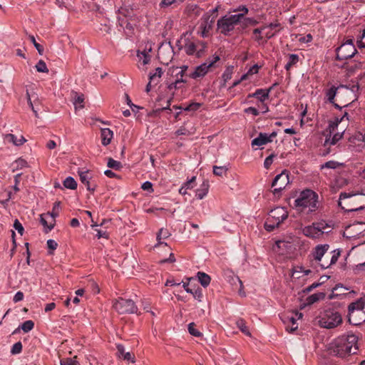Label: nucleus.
I'll return each instance as SVG.
<instances>
[{
	"label": "nucleus",
	"instance_id": "1",
	"mask_svg": "<svg viewBox=\"0 0 365 365\" xmlns=\"http://www.w3.org/2000/svg\"><path fill=\"white\" fill-rule=\"evenodd\" d=\"M358 336L353 333H348L335 339L329 344L328 350L335 356L345 358L356 354L358 350Z\"/></svg>",
	"mask_w": 365,
	"mask_h": 365
},
{
	"label": "nucleus",
	"instance_id": "2",
	"mask_svg": "<svg viewBox=\"0 0 365 365\" xmlns=\"http://www.w3.org/2000/svg\"><path fill=\"white\" fill-rule=\"evenodd\" d=\"M339 205L346 212H354L365 208V194L341 192Z\"/></svg>",
	"mask_w": 365,
	"mask_h": 365
},
{
	"label": "nucleus",
	"instance_id": "3",
	"mask_svg": "<svg viewBox=\"0 0 365 365\" xmlns=\"http://www.w3.org/2000/svg\"><path fill=\"white\" fill-rule=\"evenodd\" d=\"M317 199L318 195L315 192L306 190L302 191L299 197L295 200L294 205L302 212L308 208L307 212H312L318 208Z\"/></svg>",
	"mask_w": 365,
	"mask_h": 365
},
{
	"label": "nucleus",
	"instance_id": "4",
	"mask_svg": "<svg viewBox=\"0 0 365 365\" xmlns=\"http://www.w3.org/2000/svg\"><path fill=\"white\" fill-rule=\"evenodd\" d=\"M242 13L238 14H233L230 16H224L217 21V29L222 34L227 35L230 31H232L235 26L239 22H241V19L248 12V9L242 6L237 9Z\"/></svg>",
	"mask_w": 365,
	"mask_h": 365
},
{
	"label": "nucleus",
	"instance_id": "5",
	"mask_svg": "<svg viewBox=\"0 0 365 365\" xmlns=\"http://www.w3.org/2000/svg\"><path fill=\"white\" fill-rule=\"evenodd\" d=\"M348 320L353 325L365 322V301L362 299L351 303L348 307Z\"/></svg>",
	"mask_w": 365,
	"mask_h": 365
},
{
	"label": "nucleus",
	"instance_id": "6",
	"mask_svg": "<svg viewBox=\"0 0 365 365\" xmlns=\"http://www.w3.org/2000/svg\"><path fill=\"white\" fill-rule=\"evenodd\" d=\"M341 322V315L333 309H326L319 320V326L326 329H334Z\"/></svg>",
	"mask_w": 365,
	"mask_h": 365
},
{
	"label": "nucleus",
	"instance_id": "7",
	"mask_svg": "<svg viewBox=\"0 0 365 365\" xmlns=\"http://www.w3.org/2000/svg\"><path fill=\"white\" fill-rule=\"evenodd\" d=\"M113 307L120 314L137 313L138 307L131 299L119 297L113 302Z\"/></svg>",
	"mask_w": 365,
	"mask_h": 365
},
{
	"label": "nucleus",
	"instance_id": "8",
	"mask_svg": "<svg viewBox=\"0 0 365 365\" xmlns=\"http://www.w3.org/2000/svg\"><path fill=\"white\" fill-rule=\"evenodd\" d=\"M336 60L344 61L352 58L357 52L352 39L347 40L336 50Z\"/></svg>",
	"mask_w": 365,
	"mask_h": 365
},
{
	"label": "nucleus",
	"instance_id": "9",
	"mask_svg": "<svg viewBox=\"0 0 365 365\" xmlns=\"http://www.w3.org/2000/svg\"><path fill=\"white\" fill-rule=\"evenodd\" d=\"M173 56L174 51L170 42L161 43L158 51V58L160 62L165 65H168Z\"/></svg>",
	"mask_w": 365,
	"mask_h": 365
},
{
	"label": "nucleus",
	"instance_id": "10",
	"mask_svg": "<svg viewBox=\"0 0 365 365\" xmlns=\"http://www.w3.org/2000/svg\"><path fill=\"white\" fill-rule=\"evenodd\" d=\"M365 231V222H356L347 226L344 232V236L347 238L359 237Z\"/></svg>",
	"mask_w": 365,
	"mask_h": 365
},
{
	"label": "nucleus",
	"instance_id": "11",
	"mask_svg": "<svg viewBox=\"0 0 365 365\" xmlns=\"http://www.w3.org/2000/svg\"><path fill=\"white\" fill-rule=\"evenodd\" d=\"M289 182V175L286 170H283L280 174L277 175L274 178L272 183V187H274L272 191L273 193L276 194L280 192L285 188Z\"/></svg>",
	"mask_w": 365,
	"mask_h": 365
},
{
	"label": "nucleus",
	"instance_id": "12",
	"mask_svg": "<svg viewBox=\"0 0 365 365\" xmlns=\"http://www.w3.org/2000/svg\"><path fill=\"white\" fill-rule=\"evenodd\" d=\"M219 60L220 57L218 56H216L214 57V59L212 61H210L208 63H204L197 66L195 71L190 74V77L193 79L203 77L207 73L209 68L212 66V65Z\"/></svg>",
	"mask_w": 365,
	"mask_h": 365
},
{
	"label": "nucleus",
	"instance_id": "13",
	"mask_svg": "<svg viewBox=\"0 0 365 365\" xmlns=\"http://www.w3.org/2000/svg\"><path fill=\"white\" fill-rule=\"evenodd\" d=\"M341 88H345L347 89H350L352 92L356 93L359 90V85L358 83L353 85H339L338 87L332 86L326 92V96L327 97V100L329 102L334 103V100L336 96L337 90Z\"/></svg>",
	"mask_w": 365,
	"mask_h": 365
},
{
	"label": "nucleus",
	"instance_id": "14",
	"mask_svg": "<svg viewBox=\"0 0 365 365\" xmlns=\"http://www.w3.org/2000/svg\"><path fill=\"white\" fill-rule=\"evenodd\" d=\"M340 255V252H336L334 250L332 252H327L326 255L323 257L322 259H321L318 266H319L322 269L329 268L331 264H335L338 258Z\"/></svg>",
	"mask_w": 365,
	"mask_h": 365
},
{
	"label": "nucleus",
	"instance_id": "15",
	"mask_svg": "<svg viewBox=\"0 0 365 365\" xmlns=\"http://www.w3.org/2000/svg\"><path fill=\"white\" fill-rule=\"evenodd\" d=\"M269 217L270 220L273 221L274 220L277 223L281 225L287 218L288 212L284 207H277L270 211Z\"/></svg>",
	"mask_w": 365,
	"mask_h": 365
},
{
	"label": "nucleus",
	"instance_id": "16",
	"mask_svg": "<svg viewBox=\"0 0 365 365\" xmlns=\"http://www.w3.org/2000/svg\"><path fill=\"white\" fill-rule=\"evenodd\" d=\"M329 246L328 245H317L314 251L312 252V261L314 262L316 265H318L322 259L323 257L326 255V252L328 251Z\"/></svg>",
	"mask_w": 365,
	"mask_h": 365
},
{
	"label": "nucleus",
	"instance_id": "17",
	"mask_svg": "<svg viewBox=\"0 0 365 365\" xmlns=\"http://www.w3.org/2000/svg\"><path fill=\"white\" fill-rule=\"evenodd\" d=\"M264 29L265 38L269 40L282 29V26L278 21H275L274 22L264 24Z\"/></svg>",
	"mask_w": 365,
	"mask_h": 365
},
{
	"label": "nucleus",
	"instance_id": "18",
	"mask_svg": "<svg viewBox=\"0 0 365 365\" xmlns=\"http://www.w3.org/2000/svg\"><path fill=\"white\" fill-rule=\"evenodd\" d=\"M80 180L83 184H84L86 186V188L88 191H91V192H93L96 190V185H91L90 182V178L88 175V171H78Z\"/></svg>",
	"mask_w": 365,
	"mask_h": 365
},
{
	"label": "nucleus",
	"instance_id": "19",
	"mask_svg": "<svg viewBox=\"0 0 365 365\" xmlns=\"http://www.w3.org/2000/svg\"><path fill=\"white\" fill-rule=\"evenodd\" d=\"M72 101L75 106V109H82L84 108L85 96L83 93H78L76 91H72Z\"/></svg>",
	"mask_w": 365,
	"mask_h": 365
},
{
	"label": "nucleus",
	"instance_id": "20",
	"mask_svg": "<svg viewBox=\"0 0 365 365\" xmlns=\"http://www.w3.org/2000/svg\"><path fill=\"white\" fill-rule=\"evenodd\" d=\"M302 233L305 236L312 238H319L322 236L320 232H318L317 228L316 227L315 225H314V223L312 225L304 227L302 229Z\"/></svg>",
	"mask_w": 365,
	"mask_h": 365
},
{
	"label": "nucleus",
	"instance_id": "21",
	"mask_svg": "<svg viewBox=\"0 0 365 365\" xmlns=\"http://www.w3.org/2000/svg\"><path fill=\"white\" fill-rule=\"evenodd\" d=\"M4 139L16 146L22 145L26 142V139L23 135H20L19 138H17L12 133L4 135Z\"/></svg>",
	"mask_w": 365,
	"mask_h": 365
},
{
	"label": "nucleus",
	"instance_id": "22",
	"mask_svg": "<svg viewBox=\"0 0 365 365\" xmlns=\"http://www.w3.org/2000/svg\"><path fill=\"white\" fill-rule=\"evenodd\" d=\"M118 355L119 357H122L124 360L135 363V357L130 352H125L124 346L122 344L117 345Z\"/></svg>",
	"mask_w": 365,
	"mask_h": 365
},
{
	"label": "nucleus",
	"instance_id": "23",
	"mask_svg": "<svg viewBox=\"0 0 365 365\" xmlns=\"http://www.w3.org/2000/svg\"><path fill=\"white\" fill-rule=\"evenodd\" d=\"M272 140L269 138L268 135L265 133H260L257 138H255L252 141V145L260 146L271 143Z\"/></svg>",
	"mask_w": 365,
	"mask_h": 365
},
{
	"label": "nucleus",
	"instance_id": "24",
	"mask_svg": "<svg viewBox=\"0 0 365 365\" xmlns=\"http://www.w3.org/2000/svg\"><path fill=\"white\" fill-rule=\"evenodd\" d=\"M113 131L109 128H102L101 130V142L103 145H108L110 143L113 138Z\"/></svg>",
	"mask_w": 365,
	"mask_h": 365
},
{
	"label": "nucleus",
	"instance_id": "25",
	"mask_svg": "<svg viewBox=\"0 0 365 365\" xmlns=\"http://www.w3.org/2000/svg\"><path fill=\"white\" fill-rule=\"evenodd\" d=\"M272 90V87L269 88L267 90L264 89H257L255 93H252V96H255V98L259 99V101L263 103L266 99L269 98V95L270 91Z\"/></svg>",
	"mask_w": 365,
	"mask_h": 365
},
{
	"label": "nucleus",
	"instance_id": "26",
	"mask_svg": "<svg viewBox=\"0 0 365 365\" xmlns=\"http://www.w3.org/2000/svg\"><path fill=\"white\" fill-rule=\"evenodd\" d=\"M209 182L207 180L203 181L200 188L196 190V196L198 199L202 200L208 192Z\"/></svg>",
	"mask_w": 365,
	"mask_h": 365
},
{
	"label": "nucleus",
	"instance_id": "27",
	"mask_svg": "<svg viewBox=\"0 0 365 365\" xmlns=\"http://www.w3.org/2000/svg\"><path fill=\"white\" fill-rule=\"evenodd\" d=\"M170 236V232L167 229L161 228L157 233L158 243L154 247H157L160 245H167V243L161 242V239H167Z\"/></svg>",
	"mask_w": 365,
	"mask_h": 365
},
{
	"label": "nucleus",
	"instance_id": "28",
	"mask_svg": "<svg viewBox=\"0 0 365 365\" xmlns=\"http://www.w3.org/2000/svg\"><path fill=\"white\" fill-rule=\"evenodd\" d=\"M320 235L322 236L324 233H329L331 227L325 222L322 221L319 222L314 223Z\"/></svg>",
	"mask_w": 365,
	"mask_h": 365
},
{
	"label": "nucleus",
	"instance_id": "29",
	"mask_svg": "<svg viewBox=\"0 0 365 365\" xmlns=\"http://www.w3.org/2000/svg\"><path fill=\"white\" fill-rule=\"evenodd\" d=\"M198 281L204 287H207L211 281L210 277L205 272H198L197 274Z\"/></svg>",
	"mask_w": 365,
	"mask_h": 365
},
{
	"label": "nucleus",
	"instance_id": "30",
	"mask_svg": "<svg viewBox=\"0 0 365 365\" xmlns=\"http://www.w3.org/2000/svg\"><path fill=\"white\" fill-rule=\"evenodd\" d=\"M48 216L46 214H42L40 215V222L42 224V225L46 228L45 232L47 233L49 231H51L55 225V219L52 218V221L50 222V224H48L45 217Z\"/></svg>",
	"mask_w": 365,
	"mask_h": 365
},
{
	"label": "nucleus",
	"instance_id": "31",
	"mask_svg": "<svg viewBox=\"0 0 365 365\" xmlns=\"http://www.w3.org/2000/svg\"><path fill=\"white\" fill-rule=\"evenodd\" d=\"M34 327V323L32 320H27L24 322L19 328H17L13 334L17 333L19 329H22L24 332L27 333L32 330Z\"/></svg>",
	"mask_w": 365,
	"mask_h": 365
},
{
	"label": "nucleus",
	"instance_id": "32",
	"mask_svg": "<svg viewBox=\"0 0 365 365\" xmlns=\"http://www.w3.org/2000/svg\"><path fill=\"white\" fill-rule=\"evenodd\" d=\"M152 50L150 48L148 51L144 50L143 51H138L137 56L141 60L143 59V65L148 64L150 61V56L149 55V52Z\"/></svg>",
	"mask_w": 365,
	"mask_h": 365
},
{
	"label": "nucleus",
	"instance_id": "33",
	"mask_svg": "<svg viewBox=\"0 0 365 365\" xmlns=\"http://www.w3.org/2000/svg\"><path fill=\"white\" fill-rule=\"evenodd\" d=\"M163 73V69L158 67L155 69V72L154 73H149V80H150V81H153L156 85L159 82L158 79L161 78Z\"/></svg>",
	"mask_w": 365,
	"mask_h": 365
},
{
	"label": "nucleus",
	"instance_id": "34",
	"mask_svg": "<svg viewBox=\"0 0 365 365\" xmlns=\"http://www.w3.org/2000/svg\"><path fill=\"white\" fill-rule=\"evenodd\" d=\"M325 297V294L323 292L315 293L309 296L307 299L308 304H312L319 299H323Z\"/></svg>",
	"mask_w": 365,
	"mask_h": 365
},
{
	"label": "nucleus",
	"instance_id": "35",
	"mask_svg": "<svg viewBox=\"0 0 365 365\" xmlns=\"http://www.w3.org/2000/svg\"><path fill=\"white\" fill-rule=\"evenodd\" d=\"M236 324L242 333L247 336H251V333L250 332L248 327L246 326L245 321L244 319H238Z\"/></svg>",
	"mask_w": 365,
	"mask_h": 365
},
{
	"label": "nucleus",
	"instance_id": "36",
	"mask_svg": "<svg viewBox=\"0 0 365 365\" xmlns=\"http://www.w3.org/2000/svg\"><path fill=\"white\" fill-rule=\"evenodd\" d=\"M63 184V186L68 189L75 190L77 187V182L72 177L66 178L64 180Z\"/></svg>",
	"mask_w": 365,
	"mask_h": 365
},
{
	"label": "nucleus",
	"instance_id": "37",
	"mask_svg": "<svg viewBox=\"0 0 365 365\" xmlns=\"http://www.w3.org/2000/svg\"><path fill=\"white\" fill-rule=\"evenodd\" d=\"M200 9L197 4H191L187 6L186 7V12L189 15H195L198 16L200 14Z\"/></svg>",
	"mask_w": 365,
	"mask_h": 365
},
{
	"label": "nucleus",
	"instance_id": "38",
	"mask_svg": "<svg viewBox=\"0 0 365 365\" xmlns=\"http://www.w3.org/2000/svg\"><path fill=\"white\" fill-rule=\"evenodd\" d=\"M242 28H245L250 26H256L258 21L253 18H245L244 16L241 19V22H239Z\"/></svg>",
	"mask_w": 365,
	"mask_h": 365
},
{
	"label": "nucleus",
	"instance_id": "39",
	"mask_svg": "<svg viewBox=\"0 0 365 365\" xmlns=\"http://www.w3.org/2000/svg\"><path fill=\"white\" fill-rule=\"evenodd\" d=\"M344 132L336 133L332 137L331 135L327 137L325 144L329 143L331 145H335L343 137Z\"/></svg>",
	"mask_w": 365,
	"mask_h": 365
},
{
	"label": "nucleus",
	"instance_id": "40",
	"mask_svg": "<svg viewBox=\"0 0 365 365\" xmlns=\"http://www.w3.org/2000/svg\"><path fill=\"white\" fill-rule=\"evenodd\" d=\"M187 68H188L187 66H182L181 67H175V68L173 67L172 68L169 69V71H171L172 75L175 72L176 77H178V76L183 77V76L185 75Z\"/></svg>",
	"mask_w": 365,
	"mask_h": 365
},
{
	"label": "nucleus",
	"instance_id": "41",
	"mask_svg": "<svg viewBox=\"0 0 365 365\" xmlns=\"http://www.w3.org/2000/svg\"><path fill=\"white\" fill-rule=\"evenodd\" d=\"M233 68H234L233 66H229L224 71L222 76V80H223V84L222 85V86H225L226 82H227L229 80L231 79L232 75L233 73Z\"/></svg>",
	"mask_w": 365,
	"mask_h": 365
},
{
	"label": "nucleus",
	"instance_id": "42",
	"mask_svg": "<svg viewBox=\"0 0 365 365\" xmlns=\"http://www.w3.org/2000/svg\"><path fill=\"white\" fill-rule=\"evenodd\" d=\"M344 165V163H339L334 160H330L328 162H326L324 164H323L321 167L322 169L323 168H329V169H336L339 167H343Z\"/></svg>",
	"mask_w": 365,
	"mask_h": 365
},
{
	"label": "nucleus",
	"instance_id": "43",
	"mask_svg": "<svg viewBox=\"0 0 365 365\" xmlns=\"http://www.w3.org/2000/svg\"><path fill=\"white\" fill-rule=\"evenodd\" d=\"M213 173L217 176L222 177L225 175L227 171L228 170V168L227 166H213Z\"/></svg>",
	"mask_w": 365,
	"mask_h": 365
},
{
	"label": "nucleus",
	"instance_id": "44",
	"mask_svg": "<svg viewBox=\"0 0 365 365\" xmlns=\"http://www.w3.org/2000/svg\"><path fill=\"white\" fill-rule=\"evenodd\" d=\"M280 225L277 223L274 220L273 221L270 220V217H268L267 221L264 224V228L267 231L271 232L273 231L275 228L278 227Z\"/></svg>",
	"mask_w": 365,
	"mask_h": 365
},
{
	"label": "nucleus",
	"instance_id": "45",
	"mask_svg": "<svg viewBox=\"0 0 365 365\" xmlns=\"http://www.w3.org/2000/svg\"><path fill=\"white\" fill-rule=\"evenodd\" d=\"M299 61V56L297 54H289V61L285 65L284 68L287 71L289 70L290 68L296 64Z\"/></svg>",
	"mask_w": 365,
	"mask_h": 365
},
{
	"label": "nucleus",
	"instance_id": "46",
	"mask_svg": "<svg viewBox=\"0 0 365 365\" xmlns=\"http://www.w3.org/2000/svg\"><path fill=\"white\" fill-rule=\"evenodd\" d=\"M259 66L258 65H257V64L254 65L253 66L250 68V69L248 70V71L246 73L243 74L241 76V80H246V79H247V78L250 76L257 73L259 71Z\"/></svg>",
	"mask_w": 365,
	"mask_h": 365
},
{
	"label": "nucleus",
	"instance_id": "47",
	"mask_svg": "<svg viewBox=\"0 0 365 365\" xmlns=\"http://www.w3.org/2000/svg\"><path fill=\"white\" fill-rule=\"evenodd\" d=\"M107 165L108 168L116 170H119L122 168L121 163L113 160L112 158H108Z\"/></svg>",
	"mask_w": 365,
	"mask_h": 365
},
{
	"label": "nucleus",
	"instance_id": "48",
	"mask_svg": "<svg viewBox=\"0 0 365 365\" xmlns=\"http://www.w3.org/2000/svg\"><path fill=\"white\" fill-rule=\"evenodd\" d=\"M197 46L193 42H189L185 46V51L187 55H192L197 49Z\"/></svg>",
	"mask_w": 365,
	"mask_h": 365
},
{
	"label": "nucleus",
	"instance_id": "49",
	"mask_svg": "<svg viewBox=\"0 0 365 365\" xmlns=\"http://www.w3.org/2000/svg\"><path fill=\"white\" fill-rule=\"evenodd\" d=\"M252 38L257 42L259 45L262 44V45H264L267 43V39L265 38V34H257V35H252Z\"/></svg>",
	"mask_w": 365,
	"mask_h": 365
},
{
	"label": "nucleus",
	"instance_id": "50",
	"mask_svg": "<svg viewBox=\"0 0 365 365\" xmlns=\"http://www.w3.org/2000/svg\"><path fill=\"white\" fill-rule=\"evenodd\" d=\"M36 68L40 73H48V69L46 63L43 60H39L36 65Z\"/></svg>",
	"mask_w": 365,
	"mask_h": 365
},
{
	"label": "nucleus",
	"instance_id": "51",
	"mask_svg": "<svg viewBox=\"0 0 365 365\" xmlns=\"http://www.w3.org/2000/svg\"><path fill=\"white\" fill-rule=\"evenodd\" d=\"M29 38L31 40V41L33 43L34 47L36 48L38 53L40 55H43V51H44L43 47L36 41L35 37L33 35H29Z\"/></svg>",
	"mask_w": 365,
	"mask_h": 365
},
{
	"label": "nucleus",
	"instance_id": "52",
	"mask_svg": "<svg viewBox=\"0 0 365 365\" xmlns=\"http://www.w3.org/2000/svg\"><path fill=\"white\" fill-rule=\"evenodd\" d=\"M76 359V356L73 357V359L71 358H66L64 359L61 360V365H80L79 363L75 360Z\"/></svg>",
	"mask_w": 365,
	"mask_h": 365
},
{
	"label": "nucleus",
	"instance_id": "53",
	"mask_svg": "<svg viewBox=\"0 0 365 365\" xmlns=\"http://www.w3.org/2000/svg\"><path fill=\"white\" fill-rule=\"evenodd\" d=\"M195 324L194 322H191L188 324V331H189V333L194 336H201V333L197 331L195 328Z\"/></svg>",
	"mask_w": 365,
	"mask_h": 365
},
{
	"label": "nucleus",
	"instance_id": "54",
	"mask_svg": "<svg viewBox=\"0 0 365 365\" xmlns=\"http://www.w3.org/2000/svg\"><path fill=\"white\" fill-rule=\"evenodd\" d=\"M21 350H22V344L21 341H18L13 345V346L11 349V353L12 354H17L21 353Z\"/></svg>",
	"mask_w": 365,
	"mask_h": 365
},
{
	"label": "nucleus",
	"instance_id": "55",
	"mask_svg": "<svg viewBox=\"0 0 365 365\" xmlns=\"http://www.w3.org/2000/svg\"><path fill=\"white\" fill-rule=\"evenodd\" d=\"M47 246H48V248L50 250L48 253L50 255H52L53 251L57 248L58 243L53 240H47Z\"/></svg>",
	"mask_w": 365,
	"mask_h": 365
},
{
	"label": "nucleus",
	"instance_id": "56",
	"mask_svg": "<svg viewBox=\"0 0 365 365\" xmlns=\"http://www.w3.org/2000/svg\"><path fill=\"white\" fill-rule=\"evenodd\" d=\"M61 202L59 201H57L54 203L53 210L51 212H47L46 215L51 216L52 218L55 219L58 215V213L56 211V209H58L60 207Z\"/></svg>",
	"mask_w": 365,
	"mask_h": 365
},
{
	"label": "nucleus",
	"instance_id": "57",
	"mask_svg": "<svg viewBox=\"0 0 365 365\" xmlns=\"http://www.w3.org/2000/svg\"><path fill=\"white\" fill-rule=\"evenodd\" d=\"M119 13L120 15L125 16V17H131L133 14V10L125 8V7H121L119 9Z\"/></svg>",
	"mask_w": 365,
	"mask_h": 365
},
{
	"label": "nucleus",
	"instance_id": "58",
	"mask_svg": "<svg viewBox=\"0 0 365 365\" xmlns=\"http://www.w3.org/2000/svg\"><path fill=\"white\" fill-rule=\"evenodd\" d=\"M200 106L201 104L199 103H192L183 109L187 111H195L197 110Z\"/></svg>",
	"mask_w": 365,
	"mask_h": 365
},
{
	"label": "nucleus",
	"instance_id": "59",
	"mask_svg": "<svg viewBox=\"0 0 365 365\" xmlns=\"http://www.w3.org/2000/svg\"><path fill=\"white\" fill-rule=\"evenodd\" d=\"M14 227L18 231V232L22 235L24 231V227L19 220L16 219L14 223Z\"/></svg>",
	"mask_w": 365,
	"mask_h": 365
},
{
	"label": "nucleus",
	"instance_id": "60",
	"mask_svg": "<svg viewBox=\"0 0 365 365\" xmlns=\"http://www.w3.org/2000/svg\"><path fill=\"white\" fill-rule=\"evenodd\" d=\"M357 46L359 48H365V29L363 30V33L360 36V38L357 40Z\"/></svg>",
	"mask_w": 365,
	"mask_h": 365
},
{
	"label": "nucleus",
	"instance_id": "61",
	"mask_svg": "<svg viewBox=\"0 0 365 365\" xmlns=\"http://www.w3.org/2000/svg\"><path fill=\"white\" fill-rule=\"evenodd\" d=\"M193 296V297L198 300V301H201L202 298V289L198 288L197 289H195V291H192V293H191Z\"/></svg>",
	"mask_w": 365,
	"mask_h": 365
},
{
	"label": "nucleus",
	"instance_id": "62",
	"mask_svg": "<svg viewBox=\"0 0 365 365\" xmlns=\"http://www.w3.org/2000/svg\"><path fill=\"white\" fill-rule=\"evenodd\" d=\"M274 154H271L269 155L267 158H266V159L264 160V166L266 169H268L269 168L270 165H272V162H273V158L274 157Z\"/></svg>",
	"mask_w": 365,
	"mask_h": 365
},
{
	"label": "nucleus",
	"instance_id": "63",
	"mask_svg": "<svg viewBox=\"0 0 365 365\" xmlns=\"http://www.w3.org/2000/svg\"><path fill=\"white\" fill-rule=\"evenodd\" d=\"M339 125H337V122L330 121L329 123V126L327 130H329V133L330 136L331 134L335 131V130L337 128Z\"/></svg>",
	"mask_w": 365,
	"mask_h": 365
},
{
	"label": "nucleus",
	"instance_id": "64",
	"mask_svg": "<svg viewBox=\"0 0 365 365\" xmlns=\"http://www.w3.org/2000/svg\"><path fill=\"white\" fill-rule=\"evenodd\" d=\"M141 188L143 190H148V191H150V192H153V184L150 182H149V181H146V182H143L142 184Z\"/></svg>",
	"mask_w": 365,
	"mask_h": 365
}]
</instances>
